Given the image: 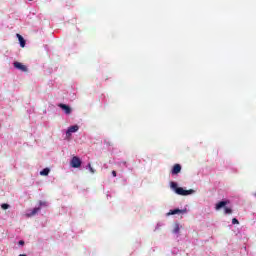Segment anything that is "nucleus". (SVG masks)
<instances>
[{
    "mask_svg": "<svg viewBox=\"0 0 256 256\" xmlns=\"http://www.w3.org/2000/svg\"><path fill=\"white\" fill-rule=\"evenodd\" d=\"M170 187L177 195H181L182 197H187V195H193V193H195V190L193 189L185 190L183 187H178L176 182H171Z\"/></svg>",
    "mask_w": 256,
    "mask_h": 256,
    "instance_id": "nucleus-1",
    "label": "nucleus"
},
{
    "mask_svg": "<svg viewBox=\"0 0 256 256\" xmlns=\"http://www.w3.org/2000/svg\"><path fill=\"white\" fill-rule=\"evenodd\" d=\"M77 131H79V126H78V125L70 126V127L67 129V131H66V137H67V139H70L72 133H77Z\"/></svg>",
    "mask_w": 256,
    "mask_h": 256,
    "instance_id": "nucleus-3",
    "label": "nucleus"
},
{
    "mask_svg": "<svg viewBox=\"0 0 256 256\" xmlns=\"http://www.w3.org/2000/svg\"><path fill=\"white\" fill-rule=\"evenodd\" d=\"M13 65L15 69H18L19 71H23V73H27L28 71L27 66L23 65L21 62H14Z\"/></svg>",
    "mask_w": 256,
    "mask_h": 256,
    "instance_id": "nucleus-4",
    "label": "nucleus"
},
{
    "mask_svg": "<svg viewBox=\"0 0 256 256\" xmlns=\"http://www.w3.org/2000/svg\"><path fill=\"white\" fill-rule=\"evenodd\" d=\"M70 165L73 167V169H79V167H81V158L74 156L70 161Z\"/></svg>",
    "mask_w": 256,
    "mask_h": 256,
    "instance_id": "nucleus-2",
    "label": "nucleus"
},
{
    "mask_svg": "<svg viewBox=\"0 0 256 256\" xmlns=\"http://www.w3.org/2000/svg\"><path fill=\"white\" fill-rule=\"evenodd\" d=\"M112 176L117 177V172L115 170L112 171Z\"/></svg>",
    "mask_w": 256,
    "mask_h": 256,
    "instance_id": "nucleus-18",
    "label": "nucleus"
},
{
    "mask_svg": "<svg viewBox=\"0 0 256 256\" xmlns=\"http://www.w3.org/2000/svg\"><path fill=\"white\" fill-rule=\"evenodd\" d=\"M39 205H40V207H47V202H45V201H40V202H39Z\"/></svg>",
    "mask_w": 256,
    "mask_h": 256,
    "instance_id": "nucleus-15",
    "label": "nucleus"
},
{
    "mask_svg": "<svg viewBox=\"0 0 256 256\" xmlns=\"http://www.w3.org/2000/svg\"><path fill=\"white\" fill-rule=\"evenodd\" d=\"M180 226H179V223H176L175 225H174V228H173V230H172V233H175V234H177V233H179V231H180Z\"/></svg>",
    "mask_w": 256,
    "mask_h": 256,
    "instance_id": "nucleus-12",
    "label": "nucleus"
},
{
    "mask_svg": "<svg viewBox=\"0 0 256 256\" xmlns=\"http://www.w3.org/2000/svg\"><path fill=\"white\" fill-rule=\"evenodd\" d=\"M16 37L20 43V47H25L26 45V41H25V38H23V36H21V34H16Z\"/></svg>",
    "mask_w": 256,
    "mask_h": 256,
    "instance_id": "nucleus-8",
    "label": "nucleus"
},
{
    "mask_svg": "<svg viewBox=\"0 0 256 256\" xmlns=\"http://www.w3.org/2000/svg\"><path fill=\"white\" fill-rule=\"evenodd\" d=\"M225 205H227V201H220L216 204L215 209L219 211V209H222V207H225Z\"/></svg>",
    "mask_w": 256,
    "mask_h": 256,
    "instance_id": "nucleus-10",
    "label": "nucleus"
},
{
    "mask_svg": "<svg viewBox=\"0 0 256 256\" xmlns=\"http://www.w3.org/2000/svg\"><path fill=\"white\" fill-rule=\"evenodd\" d=\"M1 207H2V209L7 210V209H9V204L4 203L1 205Z\"/></svg>",
    "mask_w": 256,
    "mask_h": 256,
    "instance_id": "nucleus-17",
    "label": "nucleus"
},
{
    "mask_svg": "<svg viewBox=\"0 0 256 256\" xmlns=\"http://www.w3.org/2000/svg\"><path fill=\"white\" fill-rule=\"evenodd\" d=\"M232 225H239V220H237V218H233Z\"/></svg>",
    "mask_w": 256,
    "mask_h": 256,
    "instance_id": "nucleus-14",
    "label": "nucleus"
},
{
    "mask_svg": "<svg viewBox=\"0 0 256 256\" xmlns=\"http://www.w3.org/2000/svg\"><path fill=\"white\" fill-rule=\"evenodd\" d=\"M58 107L63 109L64 112L66 113V115H71V107H69L68 105H66V104H59Z\"/></svg>",
    "mask_w": 256,
    "mask_h": 256,
    "instance_id": "nucleus-7",
    "label": "nucleus"
},
{
    "mask_svg": "<svg viewBox=\"0 0 256 256\" xmlns=\"http://www.w3.org/2000/svg\"><path fill=\"white\" fill-rule=\"evenodd\" d=\"M49 168H44L41 172H40V175L44 176V177H47V175H49Z\"/></svg>",
    "mask_w": 256,
    "mask_h": 256,
    "instance_id": "nucleus-11",
    "label": "nucleus"
},
{
    "mask_svg": "<svg viewBox=\"0 0 256 256\" xmlns=\"http://www.w3.org/2000/svg\"><path fill=\"white\" fill-rule=\"evenodd\" d=\"M40 211H41V207H36L30 213H27L26 216L34 217V215L38 214Z\"/></svg>",
    "mask_w": 256,
    "mask_h": 256,
    "instance_id": "nucleus-9",
    "label": "nucleus"
},
{
    "mask_svg": "<svg viewBox=\"0 0 256 256\" xmlns=\"http://www.w3.org/2000/svg\"><path fill=\"white\" fill-rule=\"evenodd\" d=\"M224 211H225L226 215H231L233 213V210L231 208H228V207L224 208Z\"/></svg>",
    "mask_w": 256,
    "mask_h": 256,
    "instance_id": "nucleus-13",
    "label": "nucleus"
},
{
    "mask_svg": "<svg viewBox=\"0 0 256 256\" xmlns=\"http://www.w3.org/2000/svg\"><path fill=\"white\" fill-rule=\"evenodd\" d=\"M172 175H179L181 173V166L180 164H175L171 170Z\"/></svg>",
    "mask_w": 256,
    "mask_h": 256,
    "instance_id": "nucleus-6",
    "label": "nucleus"
},
{
    "mask_svg": "<svg viewBox=\"0 0 256 256\" xmlns=\"http://www.w3.org/2000/svg\"><path fill=\"white\" fill-rule=\"evenodd\" d=\"M88 168H89L90 173H95V169H93V167L91 166L90 163L88 164Z\"/></svg>",
    "mask_w": 256,
    "mask_h": 256,
    "instance_id": "nucleus-16",
    "label": "nucleus"
},
{
    "mask_svg": "<svg viewBox=\"0 0 256 256\" xmlns=\"http://www.w3.org/2000/svg\"><path fill=\"white\" fill-rule=\"evenodd\" d=\"M18 243H19V245H25V241H23V240H20Z\"/></svg>",
    "mask_w": 256,
    "mask_h": 256,
    "instance_id": "nucleus-19",
    "label": "nucleus"
},
{
    "mask_svg": "<svg viewBox=\"0 0 256 256\" xmlns=\"http://www.w3.org/2000/svg\"><path fill=\"white\" fill-rule=\"evenodd\" d=\"M254 197H256V193L254 194Z\"/></svg>",
    "mask_w": 256,
    "mask_h": 256,
    "instance_id": "nucleus-20",
    "label": "nucleus"
},
{
    "mask_svg": "<svg viewBox=\"0 0 256 256\" xmlns=\"http://www.w3.org/2000/svg\"><path fill=\"white\" fill-rule=\"evenodd\" d=\"M179 213H187V209L181 210L179 208H176L174 210H170L167 215H179Z\"/></svg>",
    "mask_w": 256,
    "mask_h": 256,
    "instance_id": "nucleus-5",
    "label": "nucleus"
},
{
    "mask_svg": "<svg viewBox=\"0 0 256 256\" xmlns=\"http://www.w3.org/2000/svg\"><path fill=\"white\" fill-rule=\"evenodd\" d=\"M28 1H33V0H28Z\"/></svg>",
    "mask_w": 256,
    "mask_h": 256,
    "instance_id": "nucleus-21",
    "label": "nucleus"
}]
</instances>
